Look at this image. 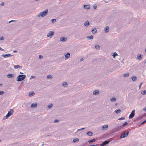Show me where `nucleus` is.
I'll list each match as a JSON object with an SVG mask.
<instances>
[{
  "mask_svg": "<svg viewBox=\"0 0 146 146\" xmlns=\"http://www.w3.org/2000/svg\"><path fill=\"white\" fill-rule=\"evenodd\" d=\"M14 112V110L13 109H11L8 111V113L6 115L3 117L4 119H6L8 118L11 115L13 114Z\"/></svg>",
  "mask_w": 146,
  "mask_h": 146,
  "instance_id": "obj_1",
  "label": "nucleus"
},
{
  "mask_svg": "<svg viewBox=\"0 0 146 146\" xmlns=\"http://www.w3.org/2000/svg\"><path fill=\"white\" fill-rule=\"evenodd\" d=\"M25 75L21 74L19 75L17 78V81H20L24 80L26 78Z\"/></svg>",
  "mask_w": 146,
  "mask_h": 146,
  "instance_id": "obj_2",
  "label": "nucleus"
},
{
  "mask_svg": "<svg viewBox=\"0 0 146 146\" xmlns=\"http://www.w3.org/2000/svg\"><path fill=\"white\" fill-rule=\"evenodd\" d=\"M48 12V9H46L44 11L41 12L40 14H39L37 15V17H39L40 16L42 17H44L47 15Z\"/></svg>",
  "mask_w": 146,
  "mask_h": 146,
  "instance_id": "obj_3",
  "label": "nucleus"
},
{
  "mask_svg": "<svg viewBox=\"0 0 146 146\" xmlns=\"http://www.w3.org/2000/svg\"><path fill=\"white\" fill-rule=\"evenodd\" d=\"M129 132L127 130L123 131L120 135V137L124 138L127 137L129 134Z\"/></svg>",
  "mask_w": 146,
  "mask_h": 146,
  "instance_id": "obj_4",
  "label": "nucleus"
},
{
  "mask_svg": "<svg viewBox=\"0 0 146 146\" xmlns=\"http://www.w3.org/2000/svg\"><path fill=\"white\" fill-rule=\"evenodd\" d=\"M135 110H133L131 113L130 114L129 118V119H132L134 116L135 113Z\"/></svg>",
  "mask_w": 146,
  "mask_h": 146,
  "instance_id": "obj_5",
  "label": "nucleus"
},
{
  "mask_svg": "<svg viewBox=\"0 0 146 146\" xmlns=\"http://www.w3.org/2000/svg\"><path fill=\"white\" fill-rule=\"evenodd\" d=\"M54 32L50 31L49 33L47 34V36L49 38H51L52 36L54 35Z\"/></svg>",
  "mask_w": 146,
  "mask_h": 146,
  "instance_id": "obj_6",
  "label": "nucleus"
},
{
  "mask_svg": "<svg viewBox=\"0 0 146 146\" xmlns=\"http://www.w3.org/2000/svg\"><path fill=\"white\" fill-rule=\"evenodd\" d=\"M110 141L106 140L101 144L100 145V146H104L105 145L108 144Z\"/></svg>",
  "mask_w": 146,
  "mask_h": 146,
  "instance_id": "obj_7",
  "label": "nucleus"
},
{
  "mask_svg": "<svg viewBox=\"0 0 146 146\" xmlns=\"http://www.w3.org/2000/svg\"><path fill=\"white\" fill-rule=\"evenodd\" d=\"M70 54L68 52L65 55L64 59L65 60L69 58L70 57Z\"/></svg>",
  "mask_w": 146,
  "mask_h": 146,
  "instance_id": "obj_8",
  "label": "nucleus"
},
{
  "mask_svg": "<svg viewBox=\"0 0 146 146\" xmlns=\"http://www.w3.org/2000/svg\"><path fill=\"white\" fill-rule=\"evenodd\" d=\"M131 79L133 82H135L137 80V78L136 76H133L131 77Z\"/></svg>",
  "mask_w": 146,
  "mask_h": 146,
  "instance_id": "obj_9",
  "label": "nucleus"
},
{
  "mask_svg": "<svg viewBox=\"0 0 146 146\" xmlns=\"http://www.w3.org/2000/svg\"><path fill=\"white\" fill-rule=\"evenodd\" d=\"M83 7L84 8L88 10L90 9V6L89 5H84Z\"/></svg>",
  "mask_w": 146,
  "mask_h": 146,
  "instance_id": "obj_10",
  "label": "nucleus"
},
{
  "mask_svg": "<svg viewBox=\"0 0 146 146\" xmlns=\"http://www.w3.org/2000/svg\"><path fill=\"white\" fill-rule=\"evenodd\" d=\"M2 56L5 58H6L11 57L12 55L9 54H3Z\"/></svg>",
  "mask_w": 146,
  "mask_h": 146,
  "instance_id": "obj_11",
  "label": "nucleus"
},
{
  "mask_svg": "<svg viewBox=\"0 0 146 146\" xmlns=\"http://www.w3.org/2000/svg\"><path fill=\"white\" fill-rule=\"evenodd\" d=\"M60 40L62 42H65L66 41L67 39L66 38L64 37H61L60 38Z\"/></svg>",
  "mask_w": 146,
  "mask_h": 146,
  "instance_id": "obj_12",
  "label": "nucleus"
},
{
  "mask_svg": "<svg viewBox=\"0 0 146 146\" xmlns=\"http://www.w3.org/2000/svg\"><path fill=\"white\" fill-rule=\"evenodd\" d=\"M37 104L36 103H33L31 105V107L35 108L37 107Z\"/></svg>",
  "mask_w": 146,
  "mask_h": 146,
  "instance_id": "obj_13",
  "label": "nucleus"
},
{
  "mask_svg": "<svg viewBox=\"0 0 146 146\" xmlns=\"http://www.w3.org/2000/svg\"><path fill=\"white\" fill-rule=\"evenodd\" d=\"M14 77L13 74H9L7 75V77L9 78H13Z\"/></svg>",
  "mask_w": 146,
  "mask_h": 146,
  "instance_id": "obj_14",
  "label": "nucleus"
},
{
  "mask_svg": "<svg viewBox=\"0 0 146 146\" xmlns=\"http://www.w3.org/2000/svg\"><path fill=\"white\" fill-rule=\"evenodd\" d=\"M104 31L106 33H108L109 32V28L108 26H106L105 28Z\"/></svg>",
  "mask_w": 146,
  "mask_h": 146,
  "instance_id": "obj_15",
  "label": "nucleus"
},
{
  "mask_svg": "<svg viewBox=\"0 0 146 146\" xmlns=\"http://www.w3.org/2000/svg\"><path fill=\"white\" fill-rule=\"evenodd\" d=\"M90 25V23L88 21H86L84 23V25L86 27H88V25Z\"/></svg>",
  "mask_w": 146,
  "mask_h": 146,
  "instance_id": "obj_16",
  "label": "nucleus"
},
{
  "mask_svg": "<svg viewBox=\"0 0 146 146\" xmlns=\"http://www.w3.org/2000/svg\"><path fill=\"white\" fill-rule=\"evenodd\" d=\"M35 94V93L33 92H30L29 93V96L30 97L33 96Z\"/></svg>",
  "mask_w": 146,
  "mask_h": 146,
  "instance_id": "obj_17",
  "label": "nucleus"
},
{
  "mask_svg": "<svg viewBox=\"0 0 146 146\" xmlns=\"http://www.w3.org/2000/svg\"><path fill=\"white\" fill-rule=\"evenodd\" d=\"M108 125L107 124L104 125L102 126V129L103 130H105L106 128H108Z\"/></svg>",
  "mask_w": 146,
  "mask_h": 146,
  "instance_id": "obj_18",
  "label": "nucleus"
},
{
  "mask_svg": "<svg viewBox=\"0 0 146 146\" xmlns=\"http://www.w3.org/2000/svg\"><path fill=\"white\" fill-rule=\"evenodd\" d=\"M137 57L139 60H141L142 58L140 54H137Z\"/></svg>",
  "mask_w": 146,
  "mask_h": 146,
  "instance_id": "obj_19",
  "label": "nucleus"
},
{
  "mask_svg": "<svg viewBox=\"0 0 146 146\" xmlns=\"http://www.w3.org/2000/svg\"><path fill=\"white\" fill-rule=\"evenodd\" d=\"M13 66L15 69H18L22 67L21 66L18 65H14Z\"/></svg>",
  "mask_w": 146,
  "mask_h": 146,
  "instance_id": "obj_20",
  "label": "nucleus"
},
{
  "mask_svg": "<svg viewBox=\"0 0 146 146\" xmlns=\"http://www.w3.org/2000/svg\"><path fill=\"white\" fill-rule=\"evenodd\" d=\"M79 141V140L78 138H74L73 139L72 141L73 142H78Z\"/></svg>",
  "mask_w": 146,
  "mask_h": 146,
  "instance_id": "obj_21",
  "label": "nucleus"
},
{
  "mask_svg": "<svg viewBox=\"0 0 146 146\" xmlns=\"http://www.w3.org/2000/svg\"><path fill=\"white\" fill-rule=\"evenodd\" d=\"M86 134L88 136H92L93 134V133L91 131H89L87 132Z\"/></svg>",
  "mask_w": 146,
  "mask_h": 146,
  "instance_id": "obj_22",
  "label": "nucleus"
},
{
  "mask_svg": "<svg viewBox=\"0 0 146 146\" xmlns=\"http://www.w3.org/2000/svg\"><path fill=\"white\" fill-rule=\"evenodd\" d=\"M62 85L64 87H66L68 86V84L66 82H63L62 84Z\"/></svg>",
  "mask_w": 146,
  "mask_h": 146,
  "instance_id": "obj_23",
  "label": "nucleus"
},
{
  "mask_svg": "<svg viewBox=\"0 0 146 146\" xmlns=\"http://www.w3.org/2000/svg\"><path fill=\"white\" fill-rule=\"evenodd\" d=\"M92 32L93 33L95 34L97 32V30L96 28H94L92 30Z\"/></svg>",
  "mask_w": 146,
  "mask_h": 146,
  "instance_id": "obj_24",
  "label": "nucleus"
},
{
  "mask_svg": "<svg viewBox=\"0 0 146 146\" xmlns=\"http://www.w3.org/2000/svg\"><path fill=\"white\" fill-rule=\"evenodd\" d=\"M110 100L112 102H113L116 101V99L114 97H112L111 98Z\"/></svg>",
  "mask_w": 146,
  "mask_h": 146,
  "instance_id": "obj_25",
  "label": "nucleus"
},
{
  "mask_svg": "<svg viewBox=\"0 0 146 146\" xmlns=\"http://www.w3.org/2000/svg\"><path fill=\"white\" fill-rule=\"evenodd\" d=\"M129 75V73H127L125 74H123V76L124 77H128Z\"/></svg>",
  "mask_w": 146,
  "mask_h": 146,
  "instance_id": "obj_26",
  "label": "nucleus"
},
{
  "mask_svg": "<svg viewBox=\"0 0 146 146\" xmlns=\"http://www.w3.org/2000/svg\"><path fill=\"white\" fill-rule=\"evenodd\" d=\"M112 55L113 56V58H115L116 56L118 55V54L116 52H114L113 53Z\"/></svg>",
  "mask_w": 146,
  "mask_h": 146,
  "instance_id": "obj_27",
  "label": "nucleus"
},
{
  "mask_svg": "<svg viewBox=\"0 0 146 146\" xmlns=\"http://www.w3.org/2000/svg\"><path fill=\"white\" fill-rule=\"evenodd\" d=\"M99 93V91L95 90L93 92V94L94 95H97Z\"/></svg>",
  "mask_w": 146,
  "mask_h": 146,
  "instance_id": "obj_28",
  "label": "nucleus"
},
{
  "mask_svg": "<svg viewBox=\"0 0 146 146\" xmlns=\"http://www.w3.org/2000/svg\"><path fill=\"white\" fill-rule=\"evenodd\" d=\"M95 48L97 50H99L100 48V46L96 44L95 46Z\"/></svg>",
  "mask_w": 146,
  "mask_h": 146,
  "instance_id": "obj_29",
  "label": "nucleus"
},
{
  "mask_svg": "<svg viewBox=\"0 0 146 146\" xmlns=\"http://www.w3.org/2000/svg\"><path fill=\"white\" fill-rule=\"evenodd\" d=\"M121 111V110L119 109L117 110H116L115 112L116 113H119Z\"/></svg>",
  "mask_w": 146,
  "mask_h": 146,
  "instance_id": "obj_30",
  "label": "nucleus"
},
{
  "mask_svg": "<svg viewBox=\"0 0 146 146\" xmlns=\"http://www.w3.org/2000/svg\"><path fill=\"white\" fill-rule=\"evenodd\" d=\"M95 141V139H93L92 140H89L88 142L90 143L91 142H93Z\"/></svg>",
  "mask_w": 146,
  "mask_h": 146,
  "instance_id": "obj_31",
  "label": "nucleus"
},
{
  "mask_svg": "<svg viewBox=\"0 0 146 146\" xmlns=\"http://www.w3.org/2000/svg\"><path fill=\"white\" fill-rule=\"evenodd\" d=\"M87 38H88L89 39H92L94 37L92 35H91L90 36H88Z\"/></svg>",
  "mask_w": 146,
  "mask_h": 146,
  "instance_id": "obj_32",
  "label": "nucleus"
},
{
  "mask_svg": "<svg viewBox=\"0 0 146 146\" xmlns=\"http://www.w3.org/2000/svg\"><path fill=\"white\" fill-rule=\"evenodd\" d=\"M53 106L52 104H51L50 105H48L47 106L48 108L49 109H50V108H52Z\"/></svg>",
  "mask_w": 146,
  "mask_h": 146,
  "instance_id": "obj_33",
  "label": "nucleus"
},
{
  "mask_svg": "<svg viewBox=\"0 0 146 146\" xmlns=\"http://www.w3.org/2000/svg\"><path fill=\"white\" fill-rule=\"evenodd\" d=\"M121 129V127H117L116 128V129L117 131H118L120 130Z\"/></svg>",
  "mask_w": 146,
  "mask_h": 146,
  "instance_id": "obj_34",
  "label": "nucleus"
},
{
  "mask_svg": "<svg viewBox=\"0 0 146 146\" xmlns=\"http://www.w3.org/2000/svg\"><path fill=\"white\" fill-rule=\"evenodd\" d=\"M51 22L52 23H55L56 21V20L55 19H53L51 20Z\"/></svg>",
  "mask_w": 146,
  "mask_h": 146,
  "instance_id": "obj_35",
  "label": "nucleus"
},
{
  "mask_svg": "<svg viewBox=\"0 0 146 146\" xmlns=\"http://www.w3.org/2000/svg\"><path fill=\"white\" fill-rule=\"evenodd\" d=\"M52 78V76L50 75H49L47 76V78Z\"/></svg>",
  "mask_w": 146,
  "mask_h": 146,
  "instance_id": "obj_36",
  "label": "nucleus"
},
{
  "mask_svg": "<svg viewBox=\"0 0 146 146\" xmlns=\"http://www.w3.org/2000/svg\"><path fill=\"white\" fill-rule=\"evenodd\" d=\"M141 94L143 95H145L146 94V90H145L144 91H142L141 92Z\"/></svg>",
  "mask_w": 146,
  "mask_h": 146,
  "instance_id": "obj_37",
  "label": "nucleus"
},
{
  "mask_svg": "<svg viewBox=\"0 0 146 146\" xmlns=\"http://www.w3.org/2000/svg\"><path fill=\"white\" fill-rule=\"evenodd\" d=\"M127 123H127V122H124V123H123V125L122 126H123V127H124V126H125V125H127Z\"/></svg>",
  "mask_w": 146,
  "mask_h": 146,
  "instance_id": "obj_38",
  "label": "nucleus"
},
{
  "mask_svg": "<svg viewBox=\"0 0 146 146\" xmlns=\"http://www.w3.org/2000/svg\"><path fill=\"white\" fill-rule=\"evenodd\" d=\"M142 84V82H141L140 83L139 85V89H140V88H141Z\"/></svg>",
  "mask_w": 146,
  "mask_h": 146,
  "instance_id": "obj_39",
  "label": "nucleus"
},
{
  "mask_svg": "<svg viewBox=\"0 0 146 146\" xmlns=\"http://www.w3.org/2000/svg\"><path fill=\"white\" fill-rule=\"evenodd\" d=\"M93 8L94 9H95L97 8V5H93Z\"/></svg>",
  "mask_w": 146,
  "mask_h": 146,
  "instance_id": "obj_40",
  "label": "nucleus"
},
{
  "mask_svg": "<svg viewBox=\"0 0 146 146\" xmlns=\"http://www.w3.org/2000/svg\"><path fill=\"white\" fill-rule=\"evenodd\" d=\"M4 93L3 91H0V96L3 95Z\"/></svg>",
  "mask_w": 146,
  "mask_h": 146,
  "instance_id": "obj_41",
  "label": "nucleus"
},
{
  "mask_svg": "<svg viewBox=\"0 0 146 146\" xmlns=\"http://www.w3.org/2000/svg\"><path fill=\"white\" fill-rule=\"evenodd\" d=\"M125 119V117H121L118 119V120H121L124 119Z\"/></svg>",
  "mask_w": 146,
  "mask_h": 146,
  "instance_id": "obj_42",
  "label": "nucleus"
},
{
  "mask_svg": "<svg viewBox=\"0 0 146 146\" xmlns=\"http://www.w3.org/2000/svg\"><path fill=\"white\" fill-rule=\"evenodd\" d=\"M84 129H85L84 128H82L81 129H79L77 130V131H80V130H84Z\"/></svg>",
  "mask_w": 146,
  "mask_h": 146,
  "instance_id": "obj_43",
  "label": "nucleus"
},
{
  "mask_svg": "<svg viewBox=\"0 0 146 146\" xmlns=\"http://www.w3.org/2000/svg\"><path fill=\"white\" fill-rule=\"evenodd\" d=\"M0 5L2 6H4V3L3 2H2L0 4Z\"/></svg>",
  "mask_w": 146,
  "mask_h": 146,
  "instance_id": "obj_44",
  "label": "nucleus"
},
{
  "mask_svg": "<svg viewBox=\"0 0 146 146\" xmlns=\"http://www.w3.org/2000/svg\"><path fill=\"white\" fill-rule=\"evenodd\" d=\"M35 78V76H31L30 78V79H31L33 78Z\"/></svg>",
  "mask_w": 146,
  "mask_h": 146,
  "instance_id": "obj_45",
  "label": "nucleus"
},
{
  "mask_svg": "<svg viewBox=\"0 0 146 146\" xmlns=\"http://www.w3.org/2000/svg\"><path fill=\"white\" fill-rule=\"evenodd\" d=\"M3 36H1L0 37V40H3Z\"/></svg>",
  "mask_w": 146,
  "mask_h": 146,
  "instance_id": "obj_46",
  "label": "nucleus"
},
{
  "mask_svg": "<svg viewBox=\"0 0 146 146\" xmlns=\"http://www.w3.org/2000/svg\"><path fill=\"white\" fill-rule=\"evenodd\" d=\"M42 57L43 56L42 55H39L38 56L39 58L40 59L42 58Z\"/></svg>",
  "mask_w": 146,
  "mask_h": 146,
  "instance_id": "obj_47",
  "label": "nucleus"
},
{
  "mask_svg": "<svg viewBox=\"0 0 146 146\" xmlns=\"http://www.w3.org/2000/svg\"><path fill=\"white\" fill-rule=\"evenodd\" d=\"M146 122V120L144 121H143V122H142L141 123V124L142 125V124H143L144 123H145V122Z\"/></svg>",
  "mask_w": 146,
  "mask_h": 146,
  "instance_id": "obj_48",
  "label": "nucleus"
},
{
  "mask_svg": "<svg viewBox=\"0 0 146 146\" xmlns=\"http://www.w3.org/2000/svg\"><path fill=\"white\" fill-rule=\"evenodd\" d=\"M143 110L144 111H146V107L144 108L143 109Z\"/></svg>",
  "mask_w": 146,
  "mask_h": 146,
  "instance_id": "obj_49",
  "label": "nucleus"
},
{
  "mask_svg": "<svg viewBox=\"0 0 146 146\" xmlns=\"http://www.w3.org/2000/svg\"><path fill=\"white\" fill-rule=\"evenodd\" d=\"M15 21H15V20H11V21H10L9 22V23H11V22H15Z\"/></svg>",
  "mask_w": 146,
  "mask_h": 146,
  "instance_id": "obj_50",
  "label": "nucleus"
},
{
  "mask_svg": "<svg viewBox=\"0 0 146 146\" xmlns=\"http://www.w3.org/2000/svg\"><path fill=\"white\" fill-rule=\"evenodd\" d=\"M58 121L57 119H56L54 121V122H58Z\"/></svg>",
  "mask_w": 146,
  "mask_h": 146,
  "instance_id": "obj_51",
  "label": "nucleus"
},
{
  "mask_svg": "<svg viewBox=\"0 0 146 146\" xmlns=\"http://www.w3.org/2000/svg\"><path fill=\"white\" fill-rule=\"evenodd\" d=\"M0 50L2 51H3L4 50L1 47H0Z\"/></svg>",
  "mask_w": 146,
  "mask_h": 146,
  "instance_id": "obj_52",
  "label": "nucleus"
},
{
  "mask_svg": "<svg viewBox=\"0 0 146 146\" xmlns=\"http://www.w3.org/2000/svg\"><path fill=\"white\" fill-rule=\"evenodd\" d=\"M83 59H83V58H81V59H80V60L81 61H82L83 60Z\"/></svg>",
  "mask_w": 146,
  "mask_h": 146,
  "instance_id": "obj_53",
  "label": "nucleus"
},
{
  "mask_svg": "<svg viewBox=\"0 0 146 146\" xmlns=\"http://www.w3.org/2000/svg\"><path fill=\"white\" fill-rule=\"evenodd\" d=\"M3 86V85L2 84H0V86Z\"/></svg>",
  "mask_w": 146,
  "mask_h": 146,
  "instance_id": "obj_54",
  "label": "nucleus"
},
{
  "mask_svg": "<svg viewBox=\"0 0 146 146\" xmlns=\"http://www.w3.org/2000/svg\"><path fill=\"white\" fill-rule=\"evenodd\" d=\"M17 52V51H16V50H14V52Z\"/></svg>",
  "mask_w": 146,
  "mask_h": 146,
  "instance_id": "obj_55",
  "label": "nucleus"
},
{
  "mask_svg": "<svg viewBox=\"0 0 146 146\" xmlns=\"http://www.w3.org/2000/svg\"><path fill=\"white\" fill-rule=\"evenodd\" d=\"M20 74H23V73L21 72H20Z\"/></svg>",
  "mask_w": 146,
  "mask_h": 146,
  "instance_id": "obj_56",
  "label": "nucleus"
},
{
  "mask_svg": "<svg viewBox=\"0 0 146 146\" xmlns=\"http://www.w3.org/2000/svg\"><path fill=\"white\" fill-rule=\"evenodd\" d=\"M145 63H146V61H145Z\"/></svg>",
  "mask_w": 146,
  "mask_h": 146,
  "instance_id": "obj_57",
  "label": "nucleus"
},
{
  "mask_svg": "<svg viewBox=\"0 0 146 146\" xmlns=\"http://www.w3.org/2000/svg\"><path fill=\"white\" fill-rule=\"evenodd\" d=\"M1 141V140H0V142Z\"/></svg>",
  "mask_w": 146,
  "mask_h": 146,
  "instance_id": "obj_58",
  "label": "nucleus"
}]
</instances>
